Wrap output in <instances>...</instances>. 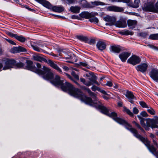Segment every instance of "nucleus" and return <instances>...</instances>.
<instances>
[{"mask_svg":"<svg viewBox=\"0 0 158 158\" xmlns=\"http://www.w3.org/2000/svg\"><path fill=\"white\" fill-rule=\"evenodd\" d=\"M137 117L140 120V123L142 126L146 130H149V127L152 129L158 128V117H156L154 118H145L139 115H138Z\"/></svg>","mask_w":158,"mask_h":158,"instance_id":"obj_4","label":"nucleus"},{"mask_svg":"<svg viewBox=\"0 0 158 158\" xmlns=\"http://www.w3.org/2000/svg\"><path fill=\"white\" fill-rule=\"evenodd\" d=\"M33 154L32 152H27L24 153V155L26 157H32V155Z\"/></svg>","mask_w":158,"mask_h":158,"instance_id":"obj_39","label":"nucleus"},{"mask_svg":"<svg viewBox=\"0 0 158 158\" xmlns=\"http://www.w3.org/2000/svg\"><path fill=\"white\" fill-rule=\"evenodd\" d=\"M119 33L122 35H133V32L131 31H130L128 30L125 29L123 30L120 31Z\"/></svg>","mask_w":158,"mask_h":158,"instance_id":"obj_28","label":"nucleus"},{"mask_svg":"<svg viewBox=\"0 0 158 158\" xmlns=\"http://www.w3.org/2000/svg\"><path fill=\"white\" fill-rule=\"evenodd\" d=\"M79 64L83 67H87L88 65L86 62L83 63L82 62H79Z\"/></svg>","mask_w":158,"mask_h":158,"instance_id":"obj_52","label":"nucleus"},{"mask_svg":"<svg viewBox=\"0 0 158 158\" xmlns=\"http://www.w3.org/2000/svg\"><path fill=\"white\" fill-rule=\"evenodd\" d=\"M140 2V0H135L134 3L131 1L130 3L128 5V6L134 8H137L139 6V4Z\"/></svg>","mask_w":158,"mask_h":158,"instance_id":"obj_27","label":"nucleus"},{"mask_svg":"<svg viewBox=\"0 0 158 158\" xmlns=\"http://www.w3.org/2000/svg\"><path fill=\"white\" fill-rule=\"evenodd\" d=\"M12 52L13 53L19 52L18 47H14L12 49Z\"/></svg>","mask_w":158,"mask_h":158,"instance_id":"obj_50","label":"nucleus"},{"mask_svg":"<svg viewBox=\"0 0 158 158\" xmlns=\"http://www.w3.org/2000/svg\"><path fill=\"white\" fill-rule=\"evenodd\" d=\"M107 86L109 87H111L112 86L113 84L110 81H108L106 84Z\"/></svg>","mask_w":158,"mask_h":158,"instance_id":"obj_56","label":"nucleus"},{"mask_svg":"<svg viewBox=\"0 0 158 158\" xmlns=\"http://www.w3.org/2000/svg\"><path fill=\"white\" fill-rule=\"evenodd\" d=\"M6 40L9 43H10V44L12 45H15L16 44L13 41H12L11 40L8 39H6Z\"/></svg>","mask_w":158,"mask_h":158,"instance_id":"obj_53","label":"nucleus"},{"mask_svg":"<svg viewBox=\"0 0 158 158\" xmlns=\"http://www.w3.org/2000/svg\"><path fill=\"white\" fill-rule=\"evenodd\" d=\"M85 85H86L87 86H90L91 85H93V84H92L91 82L90 81H89L87 82H85V83L84 84Z\"/></svg>","mask_w":158,"mask_h":158,"instance_id":"obj_54","label":"nucleus"},{"mask_svg":"<svg viewBox=\"0 0 158 158\" xmlns=\"http://www.w3.org/2000/svg\"><path fill=\"white\" fill-rule=\"evenodd\" d=\"M83 6L85 8H93V6L92 5L90 4L89 3H87L86 4H84L83 5Z\"/></svg>","mask_w":158,"mask_h":158,"instance_id":"obj_42","label":"nucleus"},{"mask_svg":"<svg viewBox=\"0 0 158 158\" xmlns=\"http://www.w3.org/2000/svg\"><path fill=\"white\" fill-rule=\"evenodd\" d=\"M128 26L132 29L134 28L137 24V21L135 20L128 19L127 21Z\"/></svg>","mask_w":158,"mask_h":158,"instance_id":"obj_21","label":"nucleus"},{"mask_svg":"<svg viewBox=\"0 0 158 158\" xmlns=\"http://www.w3.org/2000/svg\"><path fill=\"white\" fill-rule=\"evenodd\" d=\"M107 9L108 11L118 12H122L124 10V9L122 7L115 6H108Z\"/></svg>","mask_w":158,"mask_h":158,"instance_id":"obj_14","label":"nucleus"},{"mask_svg":"<svg viewBox=\"0 0 158 158\" xmlns=\"http://www.w3.org/2000/svg\"><path fill=\"white\" fill-rule=\"evenodd\" d=\"M106 45V43L101 41H98L96 44L97 48L100 51H102L105 49Z\"/></svg>","mask_w":158,"mask_h":158,"instance_id":"obj_19","label":"nucleus"},{"mask_svg":"<svg viewBox=\"0 0 158 158\" xmlns=\"http://www.w3.org/2000/svg\"><path fill=\"white\" fill-rule=\"evenodd\" d=\"M92 104H90L87 103H85L91 106H94L100 110L101 112L112 118L115 122L119 124L124 126L129 131L134 135L138 131L135 128L132 127V126L127 123L126 120L121 118L118 117L117 113L114 112H111V109L110 107H106L101 104L99 101L97 100V98L96 99L93 101L92 99Z\"/></svg>","mask_w":158,"mask_h":158,"instance_id":"obj_2","label":"nucleus"},{"mask_svg":"<svg viewBox=\"0 0 158 158\" xmlns=\"http://www.w3.org/2000/svg\"><path fill=\"white\" fill-rule=\"evenodd\" d=\"M66 75L67 77L71 80H73V78L69 74L66 73Z\"/></svg>","mask_w":158,"mask_h":158,"instance_id":"obj_61","label":"nucleus"},{"mask_svg":"<svg viewBox=\"0 0 158 158\" xmlns=\"http://www.w3.org/2000/svg\"><path fill=\"white\" fill-rule=\"evenodd\" d=\"M133 111L134 114H137L139 112V110L136 107H134L133 108Z\"/></svg>","mask_w":158,"mask_h":158,"instance_id":"obj_49","label":"nucleus"},{"mask_svg":"<svg viewBox=\"0 0 158 158\" xmlns=\"http://www.w3.org/2000/svg\"><path fill=\"white\" fill-rule=\"evenodd\" d=\"M40 75L44 79L49 81L54 85L60 86L63 91L68 92L71 96L85 103L92 104L91 98L86 97L80 89L75 88L69 83L65 81L64 83V80H61L59 75H56L54 77L52 71L49 68L43 66L40 69Z\"/></svg>","mask_w":158,"mask_h":158,"instance_id":"obj_1","label":"nucleus"},{"mask_svg":"<svg viewBox=\"0 0 158 158\" xmlns=\"http://www.w3.org/2000/svg\"><path fill=\"white\" fill-rule=\"evenodd\" d=\"M15 60L13 59L7 60L5 62V65L3 67V69L6 70L14 68Z\"/></svg>","mask_w":158,"mask_h":158,"instance_id":"obj_9","label":"nucleus"},{"mask_svg":"<svg viewBox=\"0 0 158 158\" xmlns=\"http://www.w3.org/2000/svg\"><path fill=\"white\" fill-rule=\"evenodd\" d=\"M40 4L49 9H51L52 8L51 4L49 2L46 0H40Z\"/></svg>","mask_w":158,"mask_h":158,"instance_id":"obj_24","label":"nucleus"},{"mask_svg":"<svg viewBox=\"0 0 158 158\" xmlns=\"http://www.w3.org/2000/svg\"><path fill=\"white\" fill-rule=\"evenodd\" d=\"M51 9L53 11L58 13L62 12L64 10V8L63 6H52Z\"/></svg>","mask_w":158,"mask_h":158,"instance_id":"obj_23","label":"nucleus"},{"mask_svg":"<svg viewBox=\"0 0 158 158\" xmlns=\"http://www.w3.org/2000/svg\"><path fill=\"white\" fill-rule=\"evenodd\" d=\"M148 65L145 63H141L135 67V69L138 71H140L144 73L147 70Z\"/></svg>","mask_w":158,"mask_h":158,"instance_id":"obj_11","label":"nucleus"},{"mask_svg":"<svg viewBox=\"0 0 158 158\" xmlns=\"http://www.w3.org/2000/svg\"><path fill=\"white\" fill-rule=\"evenodd\" d=\"M89 20L91 23H98V19L96 17H94V16L89 18Z\"/></svg>","mask_w":158,"mask_h":158,"instance_id":"obj_35","label":"nucleus"},{"mask_svg":"<svg viewBox=\"0 0 158 158\" xmlns=\"http://www.w3.org/2000/svg\"><path fill=\"white\" fill-rule=\"evenodd\" d=\"M91 89L94 91H96V90L99 91L100 90V88L95 85H93L91 88Z\"/></svg>","mask_w":158,"mask_h":158,"instance_id":"obj_44","label":"nucleus"},{"mask_svg":"<svg viewBox=\"0 0 158 158\" xmlns=\"http://www.w3.org/2000/svg\"><path fill=\"white\" fill-rule=\"evenodd\" d=\"M155 7L156 9L158 10V1L155 4Z\"/></svg>","mask_w":158,"mask_h":158,"instance_id":"obj_64","label":"nucleus"},{"mask_svg":"<svg viewBox=\"0 0 158 158\" xmlns=\"http://www.w3.org/2000/svg\"><path fill=\"white\" fill-rule=\"evenodd\" d=\"M105 21L109 22V23H106V25L112 26L114 25L116 21V19L114 17H111L110 16L107 15L105 17L104 19Z\"/></svg>","mask_w":158,"mask_h":158,"instance_id":"obj_12","label":"nucleus"},{"mask_svg":"<svg viewBox=\"0 0 158 158\" xmlns=\"http://www.w3.org/2000/svg\"><path fill=\"white\" fill-rule=\"evenodd\" d=\"M96 43V40L95 39H91L90 40L87 41V42H86V43H88L90 45H94Z\"/></svg>","mask_w":158,"mask_h":158,"instance_id":"obj_41","label":"nucleus"},{"mask_svg":"<svg viewBox=\"0 0 158 158\" xmlns=\"http://www.w3.org/2000/svg\"><path fill=\"white\" fill-rule=\"evenodd\" d=\"M80 7L78 6H71L69 10L74 13H78L80 12Z\"/></svg>","mask_w":158,"mask_h":158,"instance_id":"obj_25","label":"nucleus"},{"mask_svg":"<svg viewBox=\"0 0 158 158\" xmlns=\"http://www.w3.org/2000/svg\"><path fill=\"white\" fill-rule=\"evenodd\" d=\"M150 77L154 81L158 82V69H152L149 73Z\"/></svg>","mask_w":158,"mask_h":158,"instance_id":"obj_10","label":"nucleus"},{"mask_svg":"<svg viewBox=\"0 0 158 158\" xmlns=\"http://www.w3.org/2000/svg\"><path fill=\"white\" fill-rule=\"evenodd\" d=\"M8 35L11 37L15 38L16 39L21 42H24L26 40V38L21 35L19 36L17 34H14L10 32H9Z\"/></svg>","mask_w":158,"mask_h":158,"instance_id":"obj_13","label":"nucleus"},{"mask_svg":"<svg viewBox=\"0 0 158 158\" xmlns=\"http://www.w3.org/2000/svg\"><path fill=\"white\" fill-rule=\"evenodd\" d=\"M40 62H44L47 63V60L46 59V57L43 55L40 54Z\"/></svg>","mask_w":158,"mask_h":158,"instance_id":"obj_37","label":"nucleus"},{"mask_svg":"<svg viewBox=\"0 0 158 158\" xmlns=\"http://www.w3.org/2000/svg\"><path fill=\"white\" fill-rule=\"evenodd\" d=\"M141 61L140 58L135 55L131 56L127 60V62L133 65L139 64Z\"/></svg>","mask_w":158,"mask_h":158,"instance_id":"obj_7","label":"nucleus"},{"mask_svg":"<svg viewBox=\"0 0 158 158\" xmlns=\"http://www.w3.org/2000/svg\"><path fill=\"white\" fill-rule=\"evenodd\" d=\"M27 65L24 66V68L32 71L40 75V63H36L37 68L33 65V62L31 60H27L26 61Z\"/></svg>","mask_w":158,"mask_h":158,"instance_id":"obj_6","label":"nucleus"},{"mask_svg":"<svg viewBox=\"0 0 158 158\" xmlns=\"http://www.w3.org/2000/svg\"><path fill=\"white\" fill-rule=\"evenodd\" d=\"M76 38L80 40L85 43L87 42V41L88 40V39L87 37L83 35H77L76 36Z\"/></svg>","mask_w":158,"mask_h":158,"instance_id":"obj_29","label":"nucleus"},{"mask_svg":"<svg viewBox=\"0 0 158 158\" xmlns=\"http://www.w3.org/2000/svg\"><path fill=\"white\" fill-rule=\"evenodd\" d=\"M31 60L36 61H40V54L35 53L33 54L32 56Z\"/></svg>","mask_w":158,"mask_h":158,"instance_id":"obj_30","label":"nucleus"},{"mask_svg":"<svg viewBox=\"0 0 158 158\" xmlns=\"http://www.w3.org/2000/svg\"><path fill=\"white\" fill-rule=\"evenodd\" d=\"M147 110L149 114L152 115H154L155 114V110L152 107H150L149 109H148Z\"/></svg>","mask_w":158,"mask_h":158,"instance_id":"obj_40","label":"nucleus"},{"mask_svg":"<svg viewBox=\"0 0 158 158\" xmlns=\"http://www.w3.org/2000/svg\"><path fill=\"white\" fill-rule=\"evenodd\" d=\"M95 14L92 12L89 13L88 12H83L80 14V16L83 18L89 19L95 16Z\"/></svg>","mask_w":158,"mask_h":158,"instance_id":"obj_17","label":"nucleus"},{"mask_svg":"<svg viewBox=\"0 0 158 158\" xmlns=\"http://www.w3.org/2000/svg\"><path fill=\"white\" fill-rule=\"evenodd\" d=\"M68 5L73 4L77 2L76 0H64Z\"/></svg>","mask_w":158,"mask_h":158,"instance_id":"obj_36","label":"nucleus"},{"mask_svg":"<svg viewBox=\"0 0 158 158\" xmlns=\"http://www.w3.org/2000/svg\"><path fill=\"white\" fill-rule=\"evenodd\" d=\"M131 55V53L128 52H123L119 55V57L123 62H125L127 59Z\"/></svg>","mask_w":158,"mask_h":158,"instance_id":"obj_15","label":"nucleus"},{"mask_svg":"<svg viewBox=\"0 0 158 158\" xmlns=\"http://www.w3.org/2000/svg\"><path fill=\"white\" fill-rule=\"evenodd\" d=\"M18 49H19V52H26L27 51L26 49L20 46L18 47Z\"/></svg>","mask_w":158,"mask_h":158,"instance_id":"obj_45","label":"nucleus"},{"mask_svg":"<svg viewBox=\"0 0 158 158\" xmlns=\"http://www.w3.org/2000/svg\"><path fill=\"white\" fill-rule=\"evenodd\" d=\"M31 46L33 48L35 51L38 52L40 51V50L39 47L36 45H31Z\"/></svg>","mask_w":158,"mask_h":158,"instance_id":"obj_51","label":"nucleus"},{"mask_svg":"<svg viewBox=\"0 0 158 158\" xmlns=\"http://www.w3.org/2000/svg\"><path fill=\"white\" fill-rule=\"evenodd\" d=\"M81 89L86 90L89 94V95L92 96V98L94 99H96V95L94 92H92L90 89L89 88L86 87L84 86L80 85L79 86Z\"/></svg>","mask_w":158,"mask_h":158,"instance_id":"obj_16","label":"nucleus"},{"mask_svg":"<svg viewBox=\"0 0 158 158\" xmlns=\"http://www.w3.org/2000/svg\"><path fill=\"white\" fill-rule=\"evenodd\" d=\"M135 125V126L138 128L139 129V128H140V127H141V126L139 124L137 123L135 121H134L132 122Z\"/></svg>","mask_w":158,"mask_h":158,"instance_id":"obj_55","label":"nucleus"},{"mask_svg":"<svg viewBox=\"0 0 158 158\" xmlns=\"http://www.w3.org/2000/svg\"><path fill=\"white\" fill-rule=\"evenodd\" d=\"M134 136L142 142L150 152L156 158H158V151H157V148L152 144H151V141L148 138L142 136L138 133V131Z\"/></svg>","mask_w":158,"mask_h":158,"instance_id":"obj_5","label":"nucleus"},{"mask_svg":"<svg viewBox=\"0 0 158 158\" xmlns=\"http://www.w3.org/2000/svg\"><path fill=\"white\" fill-rule=\"evenodd\" d=\"M99 91L101 92V93H102L103 94H104V95H106V94H107L106 92L104 90H101L100 89V90H99Z\"/></svg>","mask_w":158,"mask_h":158,"instance_id":"obj_60","label":"nucleus"},{"mask_svg":"<svg viewBox=\"0 0 158 158\" xmlns=\"http://www.w3.org/2000/svg\"><path fill=\"white\" fill-rule=\"evenodd\" d=\"M90 75H91V76L89 78V80L90 81L91 83L94 84H96L97 85H99L100 83H98L97 81V77L93 73H90Z\"/></svg>","mask_w":158,"mask_h":158,"instance_id":"obj_18","label":"nucleus"},{"mask_svg":"<svg viewBox=\"0 0 158 158\" xmlns=\"http://www.w3.org/2000/svg\"><path fill=\"white\" fill-rule=\"evenodd\" d=\"M126 96L129 99H135L136 100V98L135 96L134 95L133 93L130 91L127 90L126 92V94H125Z\"/></svg>","mask_w":158,"mask_h":158,"instance_id":"obj_26","label":"nucleus"},{"mask_svg":"<svg viewBox=\"0 0 158 158\" xmlns=\"http://www.w3.org/2000/svg\"><path fill=\"white\" fill-rule=\"evenodd\" d=\"M48 63L52 67L56 69L60 73L62 72L61 69L56 64H55L51 60H48Z\"/></svg>","mask_w":158,"mask_h":158,"instance_id":"obj_22","label":"nucleus"},{"mask_svg":"<svg viewBox=\"0 0 158 158\" xmlns=\"http://www.w3.org/2000/svg\"><path fill=\"white\" fill-rule=\"evenodd\" d=\"M110 49L111 52L116 53H119L121 50L120 47L119 46H111L110 48Z\"/></svg>","mask_w":158,"mask_h":158,"instance_id":"obj_20","label":"nucleus"},{"mask_svg":"<svg viewBox=\"0 0 158 158\" xmlns=\"http://www.w3.org/2000/svg\"><path fill=\"white\" fill-rule=\"evenodd\" d=\"M106 95H103L102 97L105 100H107L109 99V98L107 96H106Z\"/></svg>","mask_w":158,"mask_h":158,"instance_id":"obj_63","label":"nucleus"},{"mask_svg":"<svg viewBox=\"0 0 158 158\" xmlns=\"http://www.w3.org/2000/svg\"><path fill=\"white\" fill-rule=\"evenodd\" d=\"M140 115L144 117H147L148 116V114L145 111H142L140 113Z\"/></svg>","mask_w":158,"mask_h":158,"instance_id":"obj_48","label":"nucleus"},{"mask_svg":"<svg viewBox=\"0 0 158 158\" xmlns=\"http://www.w3.org/2000/svg\"><path fill=\"white\" fill-rule=\"evenodd\" d=\"M149 136L152 139L156 138L155 135L152 133L150 134Z\"/></svg>","mask_w":158,"mask_h":158,"instance_id":"obj_58","label":"nucleus"},{"mask_svg":"<svg viewBox=\"0 0 158 158\" xmlns=\"http://www.w3.org/2000/svg\"><path fill=\"white\" fill-rule=\"evenodd\" d=\"M71 75L74 77V78L77 80H79V78L78 75L76 74L74 71H72L71 72Z\"/></svg>","mask_w":158,"mask_h":158,"instance_id":"obj_43","label":"nucleus"},{"mask_svg":"<svg viewBox=\"0 0 158 158\" xmlns=\"http://www.w3.org/2000/svg\"><path fill=\"white\" fill-rule=\"evenodd\" d=\"M131 0H118V2H123V3H125L127 4L128 6L129 4L131 2Z\"/></svg>","mask_w":158,"mask_h":158,"instance_id":"obj_46","label":"nucleus"},{"mask_svg":"<svg viewBox=\"0 0 158 158\" xmlns=\"http://www.w3.org/2000/svg\"><path fill=\"white\" fill-rule=\"evenodd\" d=\"M114 25L116 27L125 28L127 27L126 19L123 18H120L119 20L115 22Z\"/></svg>","mask_w":158,"mask_h":158,"instance_id":"obj_8","label":"nucleus"},{"mask_svg":"<svg viewBox=\"0 0 158 158\" xmlns=\"http://www.w3.org/2000/svg\"><path fill=\"white\" fill-rule=\"evenodd\" d=\"M91 3L93 6V7L99 5L103 6L105 5L104 3L100 1H95L94 2H92Z\"/></svg>","mask_w":158,"mask_h":158,"instance_id":"obj_31","label":"nucleus"},{"mask_svg":"<svg viewBox=\"0 0 158 158\" xmlns=\"http://www.w3.org/2000/svg\"><path fill=\"white\" fill-rule=\"evenodd\" d=\"M80 80L81 82H82L83 84H85L86 82V81L85 79L83 78H80Z\"/></svg>","mask_w":158,"mask_h":158,"instance_id":"obj_57","label":"nucleus"},{"mask_svg":"<svg viewBox=\"0 0 158 158\" xmlns=\"http://www.w3.org/2000/svg\"><path fill=\"white\" fill-rule=\"evenodd\" d=\"M149 39L153 40H158V33L151 34L149 37Z\"/></svg>","mask_w":158,"mask_h":158,"instance_id":"obj_33","label":"nucleus"},{"mask_svg":"<svg viewBox=\"0 0 158 158\" xmlns=\"http://www.w3.org/2000/svg\"><path fill=\"white\" fill-rule=\"evenodd\" d=\"M139 103L140 106L143 108H148L149 107L146 103L143 101H140Z\"/></svg>","mask_w":158,"mask_h":158,"instance_id":"obj_38","label":"nucleus"},{"mask_svg":"<svg viewBox=\"0 0 158 158\" xmlns=\"http://www.w3.org/2000/svg\"><path fill=\"white\" fill-rule=\"evenodd\" d=\"M63 68L64 70L66 71L68 70L69 69L68 67L66 66H63Z\"/></svg>","mask_w":158,"mask_h":158,"instance_id":"obj_62","label":"nucleus"},{"mask_svg":"<svg viewBox=\"0 0 158 158\" xmlns=\"http://www.w3.org/2000/svg\"><path fill=\"white\" fill-rule=\"evenodd\" d=\"M14 68H24V64L20 62L17 63L15 61Z\"/></svg>","mask_w":158,"mask_h":158,"instance_id":"obj_32","label":"nucleus"},{"mask_svg":"<svg viewBox=\"0 0 158 158\" xmlns=\"http://www.w3.org/2000/svg\"><path fill=\"white\" fill-rule=\"evenodd\" d=\"M152 141L154 145H152L157 149L158 148V143L156 139H153Z\"/></svg>","mask_w":158,"mask_h":158,"instance_id":"obj_47","label":"nucleus"},{"mask_svg":"<svg viewBox=\"0 0 158 158\" xmlns=\"http://www.w3.org/2000/svg\"><path fill=\"white\" fill-rule=\"evenodd\" d=\"M123 111L124 112H126L131 117H132L134 116L133 114L131 111L130 110L125 107H123Z\"/></svg>","mask_w":158,"mask_h":158,"instance_id":"obj_34","label":"nucleus"},{"mask_svg":"<svg viewBox=\"0 0 158 158\" xmlns=\"http://www.w3.org/2000/svg\"><path fill=\"white\" fill-rule=\"evenodd\" d=\"M92 104H90L87 103H85L91 106H94L100 110L101 112L112 118L115 122L119 124L124 126L129 131L134 135L138 131L135 128L132 127V126L127 123L126 120L121 118L118 117L117 113L114 112H111V109L110 107H106L101 104L99 101L97 100V98L96 99L93 101L92 99Z\"/></svg>","mask_w":158,"mask_h":158,"instance_id":"obj_3","label":"nucleus"},{"mask_svg":"<svg viewBox=\"0 0 158 158\" xmlns=\"http://www.w3.org/2000/svg\"><path fill=\"white\" fill-rule=\"evenodd\" d=\"M148 46L150 48L152 49H156L157 48V47L155 46H154L152 45L151 44H149L148 45Z\"/></svg>","mask_w":158,"mask_h":158,"instance_id":"obj_59","label":"nucleus"}]
</instances>
